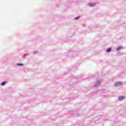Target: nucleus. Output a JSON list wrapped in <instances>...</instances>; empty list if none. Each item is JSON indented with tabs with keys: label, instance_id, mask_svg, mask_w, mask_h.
<instances>
[{
	"label": "nucleus",
	"instance_id": "f257e3e1",
	"mask_svg": "<svg viewBox=\"0 0 126 126\" xmlns=\"http://www.w3.org/2000/svg\"><path fill=\"white\" fill-rule=\"evenodd\" d=\"M124 99H125V97H124V96H120V97H119V100L120 101H122V100H124Z\"/></svg>",
	"mask_w": 126,
	"mask_h": 126
},
{
	"label": "nucleus",
	"instance_id": "f03ea898",
	"mask_svg": "<svg viewBox=\"0 0 126 126\" xmlns=\"http://www.w3.org/2000/svg\"><path fill=\"white\" fill-rule=\"evenodd\" d=\"M115 85H122V83L121 82H118L116 83Z\"/></svg>",
	"mask_w": 126,
	"mask_h": 126
},
{
	"label": "nucleus",
	"instance_id": "7ed1b4c3",
	"mask_svg": "<svg viewBox=\"0 0 126 126\" xmlns=\"http://www.w3.org/2000/svg\"><path fill=\"white\" fill-rule=\"evenodd\" d=\"M111 51H112V49L111 48H108V49H106V50L107 53H110V52H111Z\"/></svg>",
	"mask_w": 126,
	"mask_h": 126
},
{
	"label": "nucleus",
	"instance_id": "20e7f679",
	"mask_svg": "<svg viewBox=\"0 0 126 126\" xmlns=\"http://www.w3.org/2000/svg\"><path fill=\"white\" fill-rule=\"evenodd\" d=\"M96 4L95 3H91L89 4L90 6H94V5H95Z\"/></svg>",
	"mask_w": 126,
	"mask_h": 126
},
{
	"label": "nucleus",
	"instance_id": "39448f33",
	"mask_svg": "<svg viewBox=\"0 0 126 126\" xmlns=\"http://www.w3.org/2000/svg\"><path fill=\"white\" fill-rule=\"evenodd\" d=\"M120 50H122V47H119L117 49V51H120Z\"/></svg>",
	"mask_w": 126,
	"mask_h": 126
},
{
	"label": "nucleus",
	"instance_id": "423d86ee",
	"mask_svg": "<svg viewBox=\"0 0 126 126\" xmlns=\"http://www.w3.org/2000/svg\"><path fill=\"white\" fill-rule=\"evenodd\" d=\"M5 83H6V82H3L2 83V84H1V85H5Z\"/></svg>",
	"mask_w": 126,
	"mask_h": 126
},
{
	"label": "nucleus",
	"instance_id": "0eeeda50",
	"mask_svg": "<svg viewBox=\"0 0 126 126\" xmlns=\"http://www.w3.org/2000/svg\"><path fill=\"white\" fill-rule=\"evenodd\" d=\"M17 65H19V66H22V64H17Z\"/></svg>",
	"mask_w": 126,
	"mask_h": 126
},
{
	"label": "nucleus",
	"instance_id": "6e6552de",
	"mask_svg": "<svg viewBox=\"0 0 126 126\" xmlns=\"http://www.w3.org/2000/svg\"><path fill=\"white\" fill-rule=\"evenodd\" d=\"M78 18H79V17H77L75 18V19L76 20H77Z\"/></svg>",
	"mask_w": 126,
	"mask_h": 126
},
{
	"label": "nucleus",
	"instance_id": "1a4fd4ad",
	"mask_svg": "<svg viewBox=\"0 0 126 126\" xmlns=\"http://www.w3.org/2000/svg\"><path fill=\"white\" fill-rule=\"evenodd\" d=\"M94 86L96 87L98 86V85H95Z\"/></svg>",
	"mask_w": 126,
	"mask_h": 126
}]
</instances>
